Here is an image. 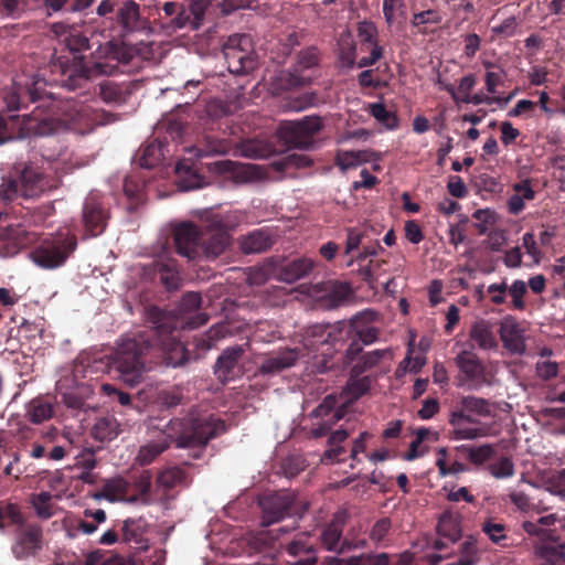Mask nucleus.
I'll list each match as a JSON object with an SVG mask.
<instances>
[{
  "instance_id": "f257e3e1",
  "label": "nucleus",
  "mask_w": 565,
  "mask_h": 565,
  "mask_svg": "<svg viewBox=\"0 0 565 565\" xmlns=\"http://www.w3.org/2000/svg\"><path fill=\"white\" fill-rule=\"evenodd\" d=\"M45 84L39 76L32 77L31 82L17 78L2 96L8 111L26 107L28 103H38L30 114L23 115V124L35 135L46 136L60 130L86 135L97 126L115 121L113 114L73 98H57L53 94L42 96Z\"/></svg>"
},
{
  "instance_id": "f03ea898",
  "label": "nucleus",
  "mask_w": 565,
  "mask_h": 565,
  "mask_svg": "<svg viewBox=\"0 0 565 565\" xmlns=\"http://www.w3.org/2000/svg\"><path fill=\"white\" fill-rule=\"evenodd\" d=\"M146 330L131 338H124L113 356V364L120 379L129 386L138 385L153 363L152 355L159 352L163 362L179 366L188 361L184 345L173 335L180 321L153 306L147 310Z\"/></svg>"
},
{
  "instance_id": "7ed1b4c3",
  "label": "nucleus",
  "mask_w": 565,
  "mask_h": 565,
  "mask_svg": "<svg viewBox=\"0 0 565 565\" xmlns=\"http://www.w3.org/2000/svg\"><path fill=\"white\" fill-rule=\"evenodd\" d=\"M64 42L70 54L57 56L51 62L50 68L53 76L51 82L68 90L84 87L88 81L98 75L116 74L119 64H129L135 54L134 49L124 42L109 41L103 47V60L86 62L79 54L90 49L86 36L70 32Z\"/></svg>"
},
{
  "instance_id": "20e7f679",
  "label": "nucleus",
  "mask_w": 565,
  "mask_h": 565,
  "mask_svg": "<svg viewBox=\"0 0 565 565\" xmlns=\"http://www.w3.org/2000/svg\"><path fill=\"white\" fill-rule=\"evenodd\" d=\"M225 431L226 424L223 419L214 415L190 413L184 418L171 419L160 439L141 446L136 461L141 466L150 465L171 443H175L177 448L204 447Z\"/></svg>"
},
{
  "instance_id": "39448f33",
  "label": "nucleus",
  "mask_w": 565,
  "mask_h": 565,
  "mask_svg": "<svg viewBox=\"0 0 565 565\" xmlns=\"http://www.w3.org/2000/svg\"><path fill=\"white\" fill-rule=\"evenodd\" d=\"M57 188V180L46 175L34 163L18 162L0 185V196L6 201L19 198L34 199Z\"/></svg>"
},
{
  "instance_id": "423d86ee",
  "label": "nucleus",
  "mask_w": 565,
  "mask_h": 565,
  "mask_svg": "<svg viewBox=\"0 0 565 565\" xmlns=\"http://www.w3.org/2000/svg\"><path fill=\"white\" fill-rule=\"evenodd\" d=\"M15 526V537L11 552L17 559L35 556L42 550V529L34 523H25L20 507L17 503L0 501V530Z\"/></svg>"
},
{
  "instance_id": "0eeeda50",
  "label": "nucleus",
  "mask_w": 565,
  "mask_h": 565,
  "mask_svg": "<svg viewBox=\"0 0 565 565\" xmlns=\"http://www.w3.org/2000/svg\"><path fill=\"white\" fill-rule=\"evenodd\" d=\"M238 224L233 212L206 211L201 216V248L206 258L215 259L231 244V231Z\"/></svg>"
},
{
  "instance_id": "6e6552de",
  "label": "nucleus",
  "mask_w": 565,
  "mask_h": 565,
  "mask_svg": "<svg viewBox=\"0 0 565 565\" xmlns=\"http://www.w3.org/2000/svg\"><path fill=\"white\" fill-rule=\"evenodd\" d=\"M76 248V235L70 231H58L43 238L30 252V258L43 269H55L63 266Z\"/></svg>"
},
{
  "instance_id": "1a4fd4ad",
  "label": "nucleus",
  "mask_w": 565,
  "mask_h": 565,
  "mask_svg": "<svg viewBox=\"0 0 565 565\" xmlns=\"http://www.w3.org/2000/svg\"><path fill=\"white\" fill-rule=\"evenodd\" d=\"M262 525L269 526L287 516L301 519L308 510V502L300 500L292 491H279L259 499Z\"/></svg>"
},
{
  "instance_id": "9d476101",
  "label": "nucleus",
  "mask_w": 565,
  "mask_h": 565,
  "mask_svg": "<svg viewBox=\"0 0 565 565\" xmlns=\"http://www.w3.org/2000/svg\"><path fill=\"white\" fill-rule=\"evenodd\" d=\"M211 0H184L182 3L174 1L164 2L162 11L169 18L167 28L173 31L190 26L199 30L204 21V15Z\"/></svg>"
},
{
  "instance_id": "9b49d317",
  "label": "nucleus",
  "mask_w": 565,
  "mask_h": 565,
  "mask_svg": "<svg viewBox=\"0 0 565 565\" xmlns=\"http://www.w3.org/2000/svg\"><path fill=\"white\" fill-rule=\"evenodd\" d=\"M227 68L233 74H248L257 67L256 57L250 49V38L246 34H233L223 45Z\"/></svg>"
},
{
  "instance_id": "f8f14e48",
  "label": "nucleus",
  "mask_w": 565,
  "mask_h": 565,
  "mask_svg": "<svg viewBox=\"0 0 565 565\" xmlns=\"http://www.w3.org/2000/svg\"><path fill=\"white\" fill-rule=\"evenodd\" d=\"M110 218L108 204L98 191H90L82 207L83 235L86 238L97 237L104 233Z\"/></svg>"
},
{
  "instance_id": "ddd939ff",
  "label": "nucleus",
  "mask_w": 565,
  "mask_h": 565,
  "mask_svg": "<svg viewBox=\"0 0 565 565\" xmlns=\"http://www.w3.org/2000/svg\"><path fill=\"white\" fill-rule=\"evenodd\" d=\"M322 128L323 121L320 116H305L299 120L288 121L282 129V136L286 142L295 148L310 149Z\"/></svg>"
},
{
  "instance_id": "4468645a",
  "label": "nucleus",
  "mask_w": 565,
  "mask_h": 565,
  "mask_svg": "<svg viewBox=\"0 0 565 565\" xmlns=\"http://www.w3.org/2000/svg\"><path fill=\"white\" fill-rule=\"evenodd\" d=\"M437 537H433L428 541V545L433 550L440 552V554H431L428 556L431 564L439 563L443 558L450 555L449 547L455 544L461 537V529L457 518L451 514H443L437 524Z\"/></svg>"
},
{
  "instance_id": "2eb2a0df",
  "label": "nucleus",
  "mask_w": 565,
  "mask_h": 565,
  "mask_svg": "<svg viewBox=\"0 0 565 565\" xmlns=\"http://www.w3.org/2000/svg\"><path fill=\"white\" fill-rule=\"evenodd\" d=\"M492 415L493 408L489 399L475 395H463L452 405L449 413V424H458L459 420L478 424L477 416L490 417Z\"/></svg>"
},
{
  "instance_id": "dca6fc26",
  "label": "nucleus",
  "mask_w": 565,
  "mask_h": 565,
  "mask_svg": "<svg viewBox=\"0 0 565 565\" xmlns=\"http://www.w3.org/2000/svg\"><path fill=\"white\" fill-rule=\"evenodd\" d=\"M173 243L177 253L190 260L200 255L201 226L192 222H181L173 226Z\"/></svg>"
},
{
  "instance_id": "f3484780",
  "label": "nucleus",
  "mask_w": 565,
  "mask_h": 565,
  "mask_svg": "<svg viewBox=\"0 0 565 565\" xmlns=\"http://www.w3.org/2000/svg\"><path fill=\"white\" fill-rule=\"evenodd\" d=\"M316 539L308 532L297 533L294 539L287 543V562L291 565H316Z\"/></svg>"
},
{
  "instance_id": "a211bd4d",
  "label": "nucleus",
  "mask_w": 565,
  "mask_h": 565,
  "mask_svg": "<svg viewBox=\"0 0 565 565\" xmlns=\"http://www.w3.org/2000/svg\"><path fill=\"white\" fill-rule=\"evenodd\" d=\"M377 319V312L371 309L363 310L353 316L348 324L347 334L355 337L365 345L374 343L380 334L376 327L371 326ZM347 328V324H345Z\"/></svg>"
},
{
  "instance_id": "6ab92c4d",
  "label": "nucleus",
  "mask_w": 565,
  "mask_h": 565,
  "mask_svg": "<svg viewBox=\"0 0 565 565\" xmlns=\"http://www.w3.org/2000/svg\"><path fill=\"white\" fill-rule=\"evenodd\" d=\"M116 22L120 28L121 35L145 32L150 29L148 19L140 13L139 4L131 0L124 2L118 8Z\"/></svg>"
},
{
  "instance_id": "aec40b11",
  "label": "nucleus",
  "mask_w": 565,
  "mask_h": 565,
  "mask_svg": "<svg viewBox=\"0 0 565 565\" xmlns=\"http://www.w3.org/2000/svg\"><path fill=\"white\" fill-rule=\"evenodd\" d=\"M243 354L244 349L241 345L227 348L221 353L214 365V374L218 381L225 384L241 375L238 362Z\"/></svg>"
},
{
  "instance_id": "412c9836",
  "label": "nucleus",
  "mask_w": 565,
  "mask_h": 565,
  "mask_svg": "<svg viewBox=\"0 0 565 565\" xmlns=\"http://www.w3.org/2000/svg\"><path fill=\"white\" fill-rule=\"evenodd\" d=\"M455 361L472 388L478 390L488 383L486 367L476 353L463 350L456 356Z\"/></svg>"
},
{
  "instance_id": "4be33fe9",
  "label": "nucleus",
  "mask_w": 565,
  "mask_h": 565,
  "mask_svg": "<svg viewBox=\"0 0 565 565\" xmlns=\"http://www.w3.org/2000/svg\"><path fill=\"white\" fill-rule=\"evenodd\" d=\"M202 303V297L199 292L190 291L183 295L179 312L182 315V327L196 329L209 321V315L196 312Z\"/></svg>"
},
{
  "instance_id": "5701e85b",
  "label": "nucleus",
  "mask_w": 565,
  "mask_h": 565,
  "mask_svg": "<svg viewBox=\"0 0 565 565\" xmlns=\"http://www.w3.org/2000/svg\"><path fill=\"white\" fill-rule=\"evenodd\" d=\"M343 522L339 519H333L330 523L323 526L320 531L318 539L320 546L329 552L335 554H343L350 552L349 540L343 539Z\"/></svg>"
},
{
  "instance_id": "b1692460",
  "label": "nucleus",
  "mask_w": 565,
  "mask_h": 565,
  "mask_svg": "<svg viewBox=\"0 0 565 565\" xmlns=\"http://www.w3.org/2000/svg\"><path fill=\"white\" fill-rule=\"evenodd\" d=\"M500 338L503 347L514 354H523L525 351V341L523 330L512 317H507L500 324Z\"/></svg>"
},
{
  "instance_id": "393cba45",
  "label": "nucleus",
  "mask_w": 565,
  "mask_h": 565,
  "mask_svg": "<svg viewBox=\"0 0 565 565\" xmlns=\"http://www.w3.org/2000/svg\"><path fill=\"white\" fill-rule=\"evenodd\" d=\"M153 269L168 291L178 290L182 286V278L175 259L161 258L154 260Z\"/></svg>"
},
{
  "instance_id": "a878e982",
  "label": "nucleus",
  "mask_w": 565,
  "mask_h": 565,
  "mask_svg": "<svg viewBox=\"0 0 565 565\" xmlns=\"http://www.w3.org/2000/svg\"><path fill=\"white\" fill-rule=\"evenodd\" d=\"M313 262L310 258L294 259L277 269L276 278L280 281L292 284L310 274L313 268Z\"/></svg>"
},
{
  "instance_id": "bb28decb",
  "label": "nucleus",
  "mask_w": 565,
  "mask_h": 565,
  "mask_svg": "<svg viewBox=\"0 0 565 565\" xmlns=\"http://www.w3.org/2000/svg\"><path fill=\"white\" fill-rule=\"evenodd\" d=\"M299 358L297 349H285L263 361L259 366L262 374H275L287 367L295 365Z\"/></svg>"
},
{
  "instance_id": "cd10ccee",
  "label": "nucleus",
  "mask_w": 565,
  "mask_h": 565,
  "mask_svg": "<svg viewBox=\"0 0 565 565\" xmlns=\"http://www.w3.org/2000/svg\"><path fill=\"white\" fill-rule=\"evenodd\" d=\"M275 243L267 228L255 230L242 238L241 248L245 254L263 253Z\"/></svg>"
},
{
  "instance_id": "c85d7f7f",
  "label": "nucleus",
  "mask_w": 565,
  "mask_h": 565,
  "mask_svg": "<svg viewBox=\"0 0 565 565\" xmlns=\"http://www.w3.org/2000/svg\"><path fill=\"white\" fill-rule=\"evenodd\" d=\"M232 142L228 139H220L212 136H205L203 140L194 146L190 151L198 159L212 157V156H223L231 151Z\"/></svg>"
},
{
  "instance_id": "c756f323",
  "label": "nucleus",
  "mask_w": 565,
  "mask_h": 565,
  "mask_svg": "<svg viewBox=\"0 0 565 565\" xmlns=\"http://www.w3.org/2000/svg\"><path fill=\"white\" fill-rule=\"evenodd\" d=\"M147 522L142 519H128L122 524V541L135 544L136 550H147L148 541L145 539Z\"/></svg>"
},
{
  "instance_id": "7c9ffc66",
  "label": "nucleus",
  "mask_w": 565,
  "mask_h": 565,
  "mask_svg": "<svg viewBox=\"0 0 565 565\" xmlns=\"http://www.w3.org/2000/svg\"><path fill=\"white\" fill-rule=\"evenodd\" d=\"M347 413L345 405H338V398L333 395H328L323 401L311 412V416L320 418L321 422H332L337 424L341 420Z\"/></svg>"
},
{
  "instance_id": "2f4dec72",
  "label": "nucleus",
  "mask_w": 565,
  "mask_h": 565,
  "mask_svg": "<svg viewBox=\"0 0 565 565\" xmlns=\"http://www.w3.org/2000/svg\"><path fill=\"white\" fill-rule=\"evenodd\" d=\"M345 328L343 321H339L335 324H315L308 328L307 335L315 339V342L332 343L341 339V333Z\"/></svg>"
},
{
  "instance_id": "473e14b6",
  "label": "nucleus",
  "mask_w": 565,
  "mask_h": 565,
  "mask_svg": "<svg viewBox=\"0 0 565 565\" xmlns=\"http://www.w3.org/2000/svg\"><path fill=\"white\" fill-rule=\"evenodd\" d=\"M437 84L440 86L441 89L450 94L456 103L468 104V96L471 94V90L476 85V76L473 74H468L463 76L460 79L457 89L452 84L444 83L440 77H438Z\"/></svg>"
},
{
  "instance_id": "72a5a7b5",
  "label": "nucleus",
  "mask_w": 565,
  "mask_h": 565,
  "mask_svg": "<svg viewBox=\"0 0 565 565\" xmlns=\"http://www.w3.org/2000/svg\"><path fill=\"white\" fill-rule=\"evenodd\" d=\"M470 338L482 350H491L498 345L492 328L486 320L473 323L470 330Z\"/></svg>"
},
{
  "instance_id": "f704fd0d",
  "label": "nucleus",
  "mask_w": 565,
  "mask_h": 565,
  "mask_svg": "<svg viewBox=\"0 0 565 565\" xmlns=\"http://www.w3.org/2000/svg\"><path fill=\"white\" fill-rule=\"evenodd\" d=\"M457 450L460 451L471 463L476 466L483 465L495 455V449L490 444H484L478 447L461 445L457 447Z\"/></svg>"
},
{
  "instance_id": "c9c22d12",
  "label": "nucleus",
  "mask_w": 565,
  "mask_h": 565,
  "mask_svg": "<svg viewBox=\"0 0 565 565\" xmlns=\"http://www.w3.org/2000/svg\"><path fill=\"white\" fill-rule=\"evenodd\" d=\"M163 159L162 146L158 141H151L141 146L138 150V162L142 168H153Z\"/></svg>"
},
{
  "instance_id": "e433bc0d",
  "label": "nucleus",
  "mask_w": 565,
  "mask_h": 565,
  "mask_svg": "<svg viewBox=\"0 0 565 565\" xmlns=\"http://www.w3.org/2000/svg\"><path fill=\"white\" fill-rule=\"evenodd\" d=\"M130 483L119 477L108 480L100 492V495L109 501L126 500L130 498L129 492Z\"/></svg>"
},
{
  "instance_id": "4c0bfd02",
  "label": "nucleus",
  "mask_w": 565,
  "mask_h": 565,
  "mask_svg": "<svg viewBox=\"0 0 565 565\" xmlns=\"http://www.w3.org/2000/svg\"><path fill=\"white\" fill-rule=\"evenodd\" d=\"M134 488L138 492L137 494L130 495L128 502L140 501L142 504H149L150 502V490L152 484V476L149 470H143L141 473L134 478Z\"/></svg>"
},
{
  "instance_id": "58836bf2",
  "label": "nucleus",
  "mask_w": 565,
  "mask_h": 565,
  "mask_svg": "<svg viewBox=\"0 0 565 565\" xmlns=\"http://www.w3.org/2000/svg\"><path fill=\"white\" fill-rule=\"evenodd\" d=\"M119 434V424L114 416H106L99 418L93 427V436L95 439L113 440Z\"/></svg>"
},
{
  "instance_id": "ea45409f",
  "label": "nucleus",
  "mask_w": 565,
  "mask_h": 565,
  "mask_svg": "<svg viewBox=\"0 0 565 565\" xmlns=\"http://www.w3.org/2000/svg\"><path fill=\"white\" fill-rule=\"evenodd\" d=\"M228 333L230 327L227 323H216L204 334L195 338V347L200 350H209L216 343V341L225 338Z\"/></svg>"
},
{
  "instance_id": "a19ab883",
  "label": "nucleus",
  "mask_w": 565,
  "mask_h": 565,
  "mask_svg": "<svg viewBox=\"0 0 565 565\" xmlns=\"http://www.w3.org/2000/svg\"><path fill=\"white\" fill-rule=\"evenodd\" d=\"M541 565H561L565 561L564 544H543L536 548Z\"/></svg>"
},
{
  "instance_id": "79ce46f5",
  "label": "nucleus",
  "mask_w": 565,
  "mask_h": 565,
  "mask_svg": "<svg viewBox=\"0 0 565 565\" xmlns=\"http://www.w3.org/2000/svg\"><path fill=\"white\" fill-rule=\"evenodd\" d=\"M185 471L179 467H169L159 472L157 477L158 487L163 490H171L177 486L185 483Z\"/></svg>"
},
{
  "instance_id": "37998d69",
  "label": "nucleus",
  "mask_w": 565,
  "mask_h": 565,
  "mask_svg": "<svg viewBox=\"0 0 565 565\" xmlns=\"http://www.w3.org/2000/svg\"><path fill=\"white\" fill-rule=\"evenodd\" d=\"M99 96L105 103L121 104L126 102L127 88L107 79L99 84Z\"/></svg>"
},
{
  "instance_id": "c03bdc74",
  "label": "nucleus",
  "mask_w": 565,
  "mask_h": 565,
  "mask_svg": "<svg viewBox=\"0 0 565 565\" xmlns=\"http://www.w3.org/2000/svg\"><path fill=\"white\" fill-rule=\"evenodd\" d=\"M53 415L51 403L41 398L32 399L26 406V416L33 424H41Z\"/></svg>"
},
{
  "instance_id": "a18cd8bd",
  "label": "nucleus",
  "mask_w": 565,
  "mask_h": 565,
  "mask_svg": "<svg viewBox=\"0 0 565 565\" xmlns=\"http://www.w3.org/2000/svg\"><path fill=\"white\" fill-rule=\"evenodd\" d=\"M338 58L343 68H352L356 60V44L351 35L341 36L339 40Z\"/></svg>"
},
{
  "instance_id": "49530a36",
  "label": "nucleus",
  "mask_w": 565,
  "mask_h": 565,
  "mask_svg": "<svg viewBox=\"0 0 565 565\" xmlns=\"http://www.w3.org/2000/svg\"><path fill=\"white\" fill-rule=\"evenodd\" d=\"M387 353V350H373L361 355L359 361L352 366V374L360 376L366 371L376 366Z\"/></svg>"
},
{
  "instance_id": "de8ad7c7",
  "label": "nucleus",
  "mask_w": 565,
  "mask_h": 565,
  "mask_svg": "<svg viewBox=\"0 0 565 565\" xmlns=\"http://www.w3.org/2000/svg\"><path fill=\"white\" fill-rule=\"evenodd\" d=\"M392 530V521L390 518L377 520L371 527L369 537L376 546H387L390 543L388 535Z\"/></svg>"
},
{
  "instance_id": "09e8293b",
  "label": "nucleus",
  "mask_w": 565,
  "mask_h": 565,
  "mask_svg": "<svg viewBox=\"0 0 565 565\" xmlns=\"http://www.w3.org/2000/svg\"><path fill=\"white\" fill-rule=\"evenodd\" d=\"M481 530L492 543L507 546V526L503 523L488 519L482 523Z\"/></svg>"
},
{
  "instance_id": "8fccbe9b",
  "label": "nucleus",
  "mask_w": 565,
  "mask_h": 565,
  "mask_svg": "<svg viewBox=\"0 0 565 565\" xmlns=\"http://www.w3.org/2000/svg\"><path fill=\"white\" fill-rule=\"evenodd\" d=\"M369 113L387 129L393 130L398 127V118L396 114L388 110L383 103L370 104Z\"/></svg>"
},
{
  "instance_id": "3c124183",
  "label": "nucleus",
  "mask_w": 565,
  "mask_h": 565,
  "mask_svg": "<svg viewBox=\"0 0 565 565\" xmlns=\"http://www.w3.org/2000/svg\"><path fill=\"white\" fill-rule=\"evenodd\" d=\"M52 494L47 491H42L38 494H33L31 498V504L38 515L42 520H49L54 514V508L52 504Z\"/></svg>"
},
{
  "instance_id": "603ef678",
  "label": "nucleus",
  "mask_w": 565,
  "mask_h": 565,
  "mask_svg": "<svg viewBox=\"0 0 565 565\" xmlns=\"http://www.w3.org/2000/svg\"><path fill=\"white\" fill-rule=\"evenodd\" d=\"M84 516L86 519H92V521L78 518L76 526L81 529L82 533L87 535L93 534L97 530L98 524L106 521V513L102 509H97L95 511L86 509L84 511Z\"/></svg>"
},
{
  "instance_id": "864d4df0",
  "label": "nucleus",
  "mask_w": 565,
  "mask_h": 565,
  "mask_svg": "<svg viewBox=\"0 0 565 565\" xmlns=\"http://www.w3.org/2000/svg\"><path fill=\"white\" fill-rule=\"evenodd\" d=\"M460 556L447 565H475L477 562V540L472 536H469L465 542H462L459 546Z\"/></svg>"
},
{
  "instance_id": "5fc2aeb1",
  "label": "nucleus",
  "mask_w": 565,
  "mask_h": 565,
  "mask_svg": "<svg viewBox=\"0 0 565 565\" xmlns=\"http://www.w3.org/2000/svg\"><path fill=\"white\" fill-rule=\"evenodd\" d=\"M443 20L441 14L437 10H426L422 12L413 13L411 24L418 29V33L427 34L425 24H439Z\"/></svg>"
},
{
  "instance_id": "6e6d98bb",
  "label": "nucleus",
  "mask_w": 565,
  "mask_h": 565,
  "mask_svg": "<svg viewBox=\"0 0 565 565\" xmlns=\"http://www.w3.org/2000/svg\"><path fill=\"white\" fill-rule=\"evenodd\" d=\"M369 160L366 151H343L338 153L335 163L342 170H349L358 167Z\"/></svg>"
},
{
  "instance_id": "4d7b16f0",
  "label": "nucleus",
  "mask_w": 565,
  "mask_h": 565,
  "mask_svg": "<svg viewBox=\"0 0 565 565\" xmlns=\"http://www.w3.org/2000/svg\"><path fill=\"white\" fill-rule=\"evenodd\" d=\"M358 38L360 40V50L365 51L370 45L377 42V29L373 22L362 21L358 24Z\"/></svg>"
},
{
  "instance_id": "13d9d810",
  "label": "nucleus",
  "mask_w": 565,
  "mask_h": 565,
  "mask_svg": "<svg viewBox=\"0 0 565 565\" xmlns=\"http://www.w3.org/2000/svg\"><path fill=\"white\" fill-rule=\"evenodd\" d=\"M467 420H459L458 424H450L452 426L451 438L456 440H473L487 435L483 428L466 427Z\"/></svg>"
},
{
  "instance_id": "bf43d9fd",
  "label": "nucleus",
  "mask_w": 565,
  "mask_h": 565,
  "mask_svg": "<svg viewBox=\"0 0 565 565\" xmlns=\"http://www.w3.org/2000/svg\"><path fill=\"white\" fill-rule=\"evenodd\" d=\"M490 473L497 479L510 478L514 475V463L509 457H501L497 462L488 466Z\"/></svg>"
},
{
  "instance_id": "052dcab7",
  "label": "nucleus",
  "mask_w": 565,
  "mask_h": 565,
  "mask_svg": "<svg viewBox=\"0 0 565 565\" xmlns=\"http://www.w3.org/2000/svg\"><path fill=\"white\" fill-rule=\"evenodd\" d=\"M85 565H125L124 559L117 555L95 551L86 556Z\"/></svg>"
},
{
  "instance_id": "680f3d73",
  "label": "nucleus",
  "mask_w": 565,
  "mask_h": 565,
  "mask_svg": "<svg viewBox=\"0 0 565 565\" xmlns=\"http://www.w3.org/2000/svg\"><path fill=\"white\" fill-rule=\"evenodd\" d=\"M214 171L218 173H231L237 178H247V171L250 167L241 166L231 160H221L213 163Z\"/></svg>"
},
{
  "instance_id": "e2e57ef3",
  "label": "nucleus",
  "mask_w": 565,
  "mask_h": 565,
  "mask_svg": "<svg viewBox=\"0 0 565 565\" xmlns=\"http://www.w3.org/2000/svg\"><path fill=\"white\" fill-rule=\"evenodd\" d=\"M320 99L316 92H305L292 98L289 106L292 110L301 111L309 107L317 106Z\"/></svg>"
},
{
  "instance_id": "0e129e2a",
  "label": "nucleus",
  "mask_w": 565,
  "mask_h": 565,
  "mask_svg": "<svg viewBox=\"0 0 565 565\" xmlns=\"http://www.w3.org/2000/svg\"><path fill=\"white\" fill-rule=\"evenodd\" d=\"M93 373H96V372H95L93 365H90L88 358H82V359H77L75 361L73 370H72V375H73L74 382L79 384L81 381L84 379H87V377L92 379L90 375Z\"/></svg>"
},
{
  "instance_id": "69168bd1",
  "label": "nucleus",
  "mask_w": 565,
  "mask_h": 565,
  "mask_svg": "<svg viewBox=\"0 0 565 565\" xmlns=\"http://www.w3.org/2000/svg\"><path fill=\"white\" fill-rule=\"evenodd\" d=\"M472 217L478 222L476 224L477 231L480 235L487 234L489 225L495 223V214L490 210H477L472 214Z\"/></svg>"
},
{
  "instance_id": "338daca9",
  "label": "nucleus",
  "mask_w": 565,
  "mask_h": 565,
  "mask_svg": "<svg viewBox=\"0 0 565 565\" xmlns=\"http://www.w3.org/2000/svg\"><path fill=\"white\" fill-rule=\"evenodd\" d=\"M306 468V460L299 455H291L282 462V469L287 477L294 478Z\"/></svg>"
},
{
  "instance_id": "774afa93",
  "label": "nucleus",
  "mask_w": 565,
  "mask_h": 565,
  "mask_svg": "<svg viewBox=\"0 0 565 565\" xmlns=\"http://www.w3.org/2000/svg\"><path fill=\"white\" fill-rule=\"evenodd\" d=\"M510 296L512 297V306L514 309L523 310L525 308V302L523 300L524 295L526 294V285L523 280H515L508 288Z\"/></svg>"
}]
</instances>
